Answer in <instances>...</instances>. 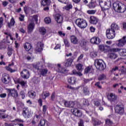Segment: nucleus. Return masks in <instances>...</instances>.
I'll list each match as a JSON object with an SVG mask.
<instances>
[{"label":"nucleus","instance_id":"nucleus-16","mask_svg":"<svg viewBox=\"0 0 126 126\" xmlns=\"http://www.w3.org/2000/svg\"><path fill=\"white\" fill-rule=\"evenodd\" d=\"M63 103L65 107L67 108H73L75 103L73 101H68L67 100H63Z\"/></svg>","mask_w":126,"mask_h":126},{"label":"nucleus","instance_id":"nucleus-29","mask_svg":"<svg viewBox=\"0 0 126 126\" xmlns=\"http://www.w3.org/2000/svg\"><path fill=\"white\" fill-rule=\"evenodd\" d=\"M24 48L27 52H29L32 49V45L29 42H26L24 44Z\"/></svg>","mask_w":126,"mask_h":126},{"label":"nucleus","instance_id":"nucleus-62","mask_svg":"<svg viewBox=\"0 0 126 126\" xmlns=\"http://www.w3.org/2000/svg\"><path fill=\"white\" fill-rule=\"evenodd\" d=\"M38 103L39 105V106L42 107V106H43V100H42V98H39L38 100Z\"/></svg>","mask_w":126,"mask_h":126},{"label":"nucleus","instance_id":"nucleus-11","mask_svg":"<svg viewBox=\"0 0 126 126\" xmlns=\"http://www.w3.org/2000/svg\"><path fill=\"white\" fill-rule=\"evenodd\" d=\"M10 76L8 74L4 73L2 75V82L4 84H8L10 82Z\"/></svg>","mask_w":126,"mask_h":126},{"label":"nucleus","instance_id":"nucleus-56","mask_svg":"<svg viewBox=\"0 0 126 126\" xmlns=\"http://www.w3.org/2000/svg\"><path fill=\"white\" fill-rule=\"evenodd\" d=\"M91 58L94 59V58H96L97 57V53L96 52H92L90 54Z\"/></svg>","mask_w":126,"mask_h":126},{"label":"nucleus","instance_id":"nucleus-12","mask_svg":"<svg viewBox=\"0 0 126 126\" xmlns=\"http://www.w3.org/2000/svg\"><path fill=\"white\" fill-rule=\"evenodd\" d=\"M71 112L73 115H74V116H75V117H77V118H81V117H82V112L77 108L71 109Z\"/></svg>","mask_w":126,"mask_h":126},{"label":"nucleus","instance_id":"nucleus-8","mask_svg":"<svg viewBox=\"0 0 126 126\" xmlns=\"http://www.w3.org/2000/svg\"><path fill=\"white\" fill-rule=\"evenodd\" d=\"M115 112L116 114L123 115L125 113V107L122 104H117L115 106Z\"/></svg>","mask_w":126,"mask_h":126},{"label":"nucleus","instance_id":"nucleus-36","mask_svg":"<svg viewBox=\"0 0 126 126\" xmlns=\"http://www.w3.org/2000/svg\"><path fill=\"white\" fill-rule=\"evenodd\" d=\"M51 3V0H42L41 4L43 6H46Z\"/></svg>","mask_w":126,"mask_h":126},{"label":"nucleus","instance_id":"nucleus-57","mask_svg":"<svg viewBox=\"0 0 126 126\" xmlns=\"http://www.w3.org/2000/svg\"><path fill=\"white\" fill-rule=\"evenodd\" d=\"M12 122H17L18 123H24V121L21 119H16L14 121H12Z\"/></svg>","mask_w":126,"mask_h":126},{"label":"nucleus","instance_id":"nucleus-47","mask_svg":"<svg viewBox=\"0 0 126 126\" xmlns=\"http://www.w3.org/2000/svg\"><path fill=\"white\" fill-rule=\"evenodd\" d=\"M73 74L75 75H78L79 76H82V73L80 72H77L76 70H73L72 71Z\"/></svg>","mask_w":126,"mask_h":126},{"label":"nucleus","instance_id":"nucleus-55","mask_svg":"<svg viewBox=\"0 0 126 126\" xmlns=\"http://www.w3.org/2000/svg\"><path fill=\"white\" fill-rule=\"evenodd\" d=\"M94 86H96L98 89H102V86L100 85V82H97L94 84Z\"/></svg>","mask_w":126,"mask_h":126},{"label":"nucleus","instance_id":"nucleus-24","mask_svg":"<svg viewBox=\"0 0 126 126\" xmlns=\"http://www.w3.org/2000/svg\"><path fill=\"white\" fill-rule=\"evenodd\" d=\"M37 70H39V75H42V76H46V75L48 73L47 69H40L39 67H37Z\"/></svg>","mask_w":126,"mask_h":126},{"label":"nucleus","instance_id":"nucleus-31","mask_svg":"<svg viewBox=\"0 0 126 126\" xmlns=\"http://www.w3.org/2000/svg\"><path fill=\"white\" fill-rule=\"evenodd\" d=\"M15 24V20H14V18L12 17L10 22H8L7 23V26H8V28H11L12 26H13Z\"/></svg>","mask_w":126,"mask_h":126},{"label":"nucleus","instance_id":"nucleus-63","mask_svg":"<svg viewBox=\"0 0 126 126\" xmlns=\"http://www.w3.org/2000/svg\"><path fill=\"white\" fill-rule=\"evenodd\" d=\"M79 126H84V123L83 122V120L82 119H80L79 123H78Z\"/></svg>","mask_w":126,"mask_h":126},{"label":"nucleus","instance_id":"nucleus-33","mask_svg":"<svg viewBox=\"0 0 126 126\" xmlns=\"http://www.w3.org/2000/svg\"><path fill=\"white\" fill-rule=\"evenodd\" d=\"M86 45H87V40H86V39H83L81 40L80 46L81 48H86Z\"/></svg>","mask_w":126,"mask_h":126},{"label":"nucleus","instance_id":"nucleus-26","mask_svg":"<svg viewBox=\"0 0 126 126\" xmlns=\"http://www.w3.org/2000/svg\"><path fill=\"white\" fill-rule=\"evenodd\" d=\"M108 57L109 59H111V60H116L118 58V55L116 54V52H108Z\"/></svg>","mask_w":126,"mask_h":126},{"label":"nucleus","instance_id":"nucleus-17","mask_svg":"<svg viewBox=\"0 0 126 126\" xmlns=\"http://www.w3.org/2000/svg\"><path fill=\"white\" fill-rule=\"evenodd\" d=\"M126 37L123 36L122 38L118 40V43L117 44L118 47H124L126 44Z\"/></svg>","mask_w":126,"mask_h":126},{"label":"nucleus","instance_id":"nucleus-4","mask_svg":"<svg viewBox=\"0 0 126 126\" xmlns=\"http://www.w3.org/2000/svg\"><path fill=\"white\" fill-rule=\"evenodd\" d=\"M114 48H111V46L107 45L106 44H100L98 45V51L104 53V54H107V53H112L114 52L113 49Z\"/></svg>","mask_w":126,"mask_h":126},{"label":"nucleus","instance_id":"nucleus-22","mask_svg":"<svg viewBox=\"0 0 126 126\" xmlns=\"http://www.w3.org/2000/svg\"><path fill=\"white\" fill-rule=\"evenodd\" d=\"M94 72V69H93V67L91 65L86 67L84 70V73H85V74H87L88 73H93Z\"/></svg>","mask_w":126,"mask_h":126},{"label":"nucleus","instance_id":"nucleus-45","mask_svg":"<svg viewBox=\"0 0 126 126\" xmlns=\"http://www.w3.org/2000/svg\"><path fill=\"white\" fill-rule=\"evenodd\" d=\"M44 22L46 24H50L51 22H52V20L51 19V18L50 17H46L44 19Z\"/></svg>","mask_w":126,"mask_h":126},{"label":"nucleus","instance_id":"nucleus-41","mask_svg":"<svg viewBox=\"0 0 126 126\" xmlns=\"http://www.w3.org/2000/svg\"><path fill=\"white\" fill-rule=\"evenodd\" d=\"M83 64L81 63H78L76 65V68L79 71H82L83 70Z\"/></svg>","mask_w":126,"mask_h":126},{"label":"nucleus","instance_id":"nucleus-54","mask_svg":"<svg viewBox=\"0 0 126 126\" xmlns=\"http://www.w3.org/2000/svg\"><path fill=\"white\" fill-rule=\"evenodd\" d=\"M83 104L84 106H89V102H88V100L85 98L83 99Z\"/></svg>","mask_w":126,"mask_h":126},{"label":"nucleus","instance_id":"nucleus-9","mask_svg":"<svg viewBox=\"0 0 126 126\" xmlns=\"http://www.w3.org/2000/svg\"><path fill=\"white\" fill-rule=\"evenodd\" d=\"M22 115L25 119H30V118L32 117V114L31 112H30V110H29L28 107H24L23 108Z\"/></svg>","mask_w":126,"mask_h":126},{"label":"nucleus","instance_id":"nucleus-53","mask_svg":"<svg viewBox=\"0 0 126 126\" xmlns=\"http://www.w3.org/2000/svg\"><path fill=\"white\" fill-rule=\"evenodd\" d=\"M105 124L106 125L110 126V125H113V121H111L110 119H106L105 120Z\"/></svg>","mask_w":126,"mask_h":126},{"label":"nucleus","instance_id":"nucleus-58","mask_svg":"<svg viewBox=\"0 0 126 126\" xmlns=\"http://www.w3.org/2000/svg\"><path fill=\"white\" fill-rule=\"evenodd\" d=\"M32 19H34V21L37 23L38 22V16L37 15H34L32 16Z\"/></svg>","mask_w":126,"mask_h":126},{"label":"nucleus","instance_id":"nucleus-1","mask_svg":"<svg viewBox=\"0 0 126 126\" xmlns=\"http://www.w3.org/2000/svg\"><path fill=\"white\" fill-rule=\"evenodd\" d=\"M119 30H120V26L116 23H113L110 26V28L106 30V36L107 39H114L116 37V31Z\"/></svg>","mask_w":126,"mask_h":126},{"label":"nucleus","instance_id":"nucleus-38","mask_svg":"<svg viewBox=\"0 0 126 126\" xmlns=\"http://www.w3.org/2000/svg\"><path fill=\"white\" fill-rule=\"evenodd\" d=\"M7 55L8 57H11V55H12V53H13V48L8 46L7 48Z\"/></svg>","mask_w":126,"mask_h":126},{"label":"nucleus","instance_id":"nucleus-10","mask_svg":"<svg viewBox=\"0 0 126 126\" xmlns=\"http://www.w3.org/2000/svg\"><path fill=\"white\" fill-rule=\"evenodd\" d=\"M113 53H119V54L121 57H126V49L125 48H114L112 49Z\"/></svg>","mask_w":126,"mask_h":126},{"label":"nucleus","instance_id":"nucleus-20","mask_svg":"<svg viewBox=\"0 0 126 126\" xmlns=\"http://www.w3.org/2000/svg\"><path fill=\"white\" fill-rule=\"evenodd\" d=\"M34 29H35V24L34 23H30L28 26V33H32Z\"/></svg>","mask_w":126,"mask_h":126},{"label":"nucleus","instance_id":"nucleus-19","mask_svg":"<svg viewBox=\"0 0 126 126\" xmlns=\"http://www.w3.org/2000/svg\"><path fill=\"white\" fill-rule=\"evenodd\" d=\"M108 98L110 102H115L118 98V95L114 93H110L108 96Z\"/></svg>","mask_w":126,"mask_h":126},{"label":"nucleus","instance_id":"nucleus-60","mask_svg":"<svg viewBox=\"0 0 126 126\" xmlns=\"http://www.w3.org/2000/svg\"><path fill=\"white\" fill-rule=\"evenodd\" d=\"M47 109H48V106H47V105L43 106L42 111L44 113V114H46V112H47Z\"/></svg>","mask_w":126,"mask_h":126},{"label":"nucleus","instance_id":"nucleus-48","mask_svg":"<svg viewBox=\"0 0 126 126\" xmlns=\"http://www.w3.org/2000/svg\"><path fill=\"white\" fill-rule=\"evenodd\" d=\"M46 29L44 27H42L39 29V32L42 33V35H45V34H46Z\"/></svg>","mask_w":126,"mask_h":126},{"label":"nucleus","instance_id":"nucleus-49","mask_svg":"<svg viewBox=\"0 0 126 126\" xmlns=\"http://www.w3.org/2000/svg\"><path fill=\"white\" fill-rule=\"evenodd\" d=\"M64 44L65 47H69L70 46V44H69V42L68 41V40L67 39H65L63 40Z\"/></svg>","mask_w":126,"mask_h":126},{"label":"nucleus","instance_id":"nucleus-32","mask_svg":"<svg viewBox=\"0 0 126 126\" xmlns=\"http://www.w3.org/2000/svg\"><path fill=\"white\" fill-rule=\"evenodd\" d=\"M12 65H14V63H12L11 64H9L8 66L6 67V70H7V71H9L11 73H12V72H15V70L12 69V68L10 67Z\"/></svg>","mask_w":126,"mask_h":126},{"label":"nucleus","instance_id":"nucleus-43","mask_svg":"<svg viewBox=\"0 0 126 126\" xmlns=\"http://www.w3.org/2000/svg\"><path fill=\"white\" fill-rule=\"evenodd\" d=\"M63 9L65 10H70L72 8V5L71 4H69L63 7Z\"/></svg>","mask_w":126,"mask_h":126},{"label":"nucleus","instance_id":"nucleus-34","mask_svg":"<svg viewBox=\"0 0 126 126\" xmlns=\"http://www.w3.org/2000/svg\"><path fill=\"white\" fill-rule=\"evenodd\" d=\"M87 6L89 8H95L96 7V3L91 0L89 4H87Z\"/></svg>","mask_w":126,"mask_h":126},{"label":"nucleus","instance_id":"nucleus-46","mask_svg":"<svg viewBox=\"0 0 126 126\" xmlns=\"http://www.w3.org/2000/svg\"><path fill=\"white\" fill-rule=\"evenodd\" d=\"M46 126V120L43 119L40 121V123L38 126Z\"/></svg>","mask_w":126,"mask_h":126},{"label":"nucleus","instance_id":"nucleus-52","mask_svg":"<svg viewBox=\"0 0 126 126\" xmlns=\"http://www.w3.org/2000/svg\"><path fill=\"white\" fill-rule=\"evenodd\" d=\"M33 83H35L36 84L40 83V78L39 77H34L33 78Z\"/></svg>","mask_w":126,"mask_h":126},{"label":"nucleus","instance_id":"nucleus-42","mask_svg":"<svg viewBox=\"0 0 126 126\" xmlns=\"http://www.w3.org/2000/svg\"><path fill=\"white\" fill-rule=\"evenodd\" d=\"M106 78L107 77L106 76V75L102 74L98 77V80L101 81V80H104V79H106Z\"/></svg>","mask_w":126,"mask_h":126},{"label":"nucleus","instance_id":"nucleus-13","mask_svg":"<svg viewBox=\"0 0 126 126\" xmlns=\"http://www.w3.org/2000/svg\"><path fill=\"white\" fill-rule=\"evenodd\" d=\"M70 40L71 44H73V45H77L79 43V40L77 38V36L74 35H70Z\"/></svg>","mask_w":126,"mask_h":126},{"label":"nucleus","instance_id":"nucleus-25","mask_svg":"<svg viewBox=\"0 0 126 126\" xmlns=\"http://www.w3.org/2000/svg\"><path fill=\"white\" fill-rule=\"evenodd\" d=\"M67 81L69 84L74 85L76 82V78L74 77H69L67 78Z\"/></svg>","mask_w":126,"mask_h":126},{"label":"nucleus","instance_id":"nucleus-18","mask_svg":"<svg viewBox=\"0 0 126 126\" xmlns=\"http://www.w3.org/2000/svg\"><path fill=\"white\" fill-rule=\"evenodd\" d=\"M99 2L100 5H102L103 3V5L107 6H111L112 5V2L111 0H99Z\"/></svg>","mask_w":126,"mask_h":126},{"label":"nucleus","instance_id":"nucleus-15","mask_svg":"<svg viewBox=\"0 0 126 126\" xmlns=\"http://www.w3.org/2000/svg\"><path fill=\"white\" fill-rule=\"evenodd\" d=\"M21 75L26 79L29 78V76H30V72L29 71L26 69H24L23 72H21Z\"/></svg>","mask_w":126,"mask_h":126},{"label":"nucleus","instance_id":"nucleus-6","mask_svg":"<svg viewBox=\"0 0 126 126\" xmlns=\"http://www.w3.org/2000/svg\"><path fill=\"white\" fill-rule=\"evenodd\" d=\"M100 20L98 17L94 16H91L89 18V22L90 24H92V25H97V27L98 28H101V26H102V24L101 23L99 22Z\"/></svg>","mask_w":126,"mask_h":126},{"label":"nucleus","instance_id":"nucleus-7","mask_svg":"<svg viewBox=\"0 0 126 126\" xmlns=\"http://www.w3.org/2000/svg\"><path fill=\"white\" fill-rule=\"evenodd\" d=\"M76 24L78 27L81 29L86 28L87 27V22L83 19L78 18L76 20Z\"/></svg>","mask_w":126,"mask_h":126},{"label":"nucleus","instance_id":"nucleus-27","mask_svg":"<svg viewBox=\"0 0 126 126\" xmlns=\"http://www.w3.org/2000/svg\"><path fill=\"white\" fill-rule=\"evenodd\" d=\"M28 96L31 99H35V97H36V92H35L33 90L29 91L28 93Z\"/></svg>","mask_w":126,"mask_h":126},{"label":"nucleus","instance_id":"nucleus-5","mask_svg":"<svg viewBox=\"0 0 126 126\" xmlns=\"http://www.w3.org/2000/svg\"><path fill=\"white\" fill-rule=\"evenodd\" d=\"M94 63L95 66L98 70H104L106 68V64L102 59L96 60Z\"/></svg>","mask_w":126,"mask_h":126},{"label":"nucleus","instance_id":"nucleus-14","mask_svg":"<svg viewBox=\"0 0 126 126\" xmlns=\"http://www.w3.org/2000/svg\"><path fill=\"white\" fill-rule=\"evenodd\" d=\"M43 50H44V44L41 42H37L36 44V47L35 48L36 52L41 53Z\"/></svg>","mask_w":126,"mask_h":126},{"label":"nucleus","instance_id":"nucleus-59","mask_svg":"<svg viewBox=\"0 0 126 126\" xmlns=\"http://www.w3.org/2000/svg\"><path fill=\"white\" fill-rule=\"evenodd\" d=\"M88 13L89 14H95V13H96V10H88Z\"/></svg>","mask_w":126,"mask_h":126},{"label":"nucleus","instance_id":"nucleus-50","mask_svg":"<svg viewBox=\"0 0 126 126\" xmlns=\"http://www.w3.org/2000/svg\"><path fill=\"white\" fill-rule=\"evenodd\" d=\"M83 93L85 94V95H88V94H89V91H88V89L87 87H84Z\"/></svg>","mask_w":126,"mask_h":126},{"label":"nucleus","instance_id":"nucleus-51","mask_svg":"<svg viewBox=\"0 0 126 126\" xmlns=\"http://www.w3.org/2000/svg\"><path fill=\"white\" fill-rule=\"evenodd\" d=\"M5 126H19V125L18 124H13V123H10L8 124L7 123H5L4 124Z\"/></svg>","mask_w":126,"mask_h":126},{"label":"nucleus","instance_id":"nucleus-44","mask_svg":"<svg viewBox=\"0 0 126 126\" xmlns=\"http://www.w3.org/2000/svg\"><path fill=\"white\" fill-rule=\"evenodd\" d=\"M17 83L19 84H20L21 85L22 87H25V85H26V82L24 81H20L19 80H17Z\"/></svg>","mask_w":126,"mask_h":126},{"label":"nucleus","instance_id":"nucleus-23","mask_svg":"<svg viewBox=\"0 0 126 126\" xmlns=\"http://www.w3.org/2000/svg\"><path fill=\"white\" fill-rule=\"evenodd\" d=\"M92 121L93 122V125L94 126H100L101 124H102V122H101V121L94 117H92Z\"/></svg>","mask_w":126,"mask_h":126},{"label":"nucleus","instance_id":"nucleus-37","mask_svg":"<svg viewBox=\"0 0 126 126\" xmlns=\"http://www.w3.org/2000/svg\"><path fill=\"white\" fill-rule=\"evenodd\" d=\"M57 72H60L61 73H65L66 71H67V70L65 68H63V67L59 68L57 70Z\"/></svg>","mask_w":126,"mask_h":126},{"label":"nucleus","instance_id":"nucleus-2","mask_svg":"<svg viewBox=\"0 0 126 126\" xmlns=\"http://www.w3.org/2000/svg\"><path fill=\"white\" fill-rule=\"evenodd\" d=\"M113 9L115 11L120 13H124L126 10V6L120 1H116L113 3Z\"/></svg>","mask_w":126,"mask_h":126},{"label":"nucleus","instance_id":"nucleus-28","mask_svg":"<svg viewBox=\"0 0 126 126\" xmlns=\"http://www.w3.org/2000/svg\"><path fill=\"white\" fill-rule=\"evenodd\" d=\"M99 38L97 37H93L90 39V42L91 44H94L95 45H98V44H100Z\"/></svg>","mask_w":126,"mask_h":126},{"label":"nucleus","instance_id":"nucleus-3","mask_svg":"<svg viewBox=\"0 0 126 126\" xmlns=\"http://www.w3.org/2000/svg\"><path fill=\"white\" fill-rule=\"evenodd\" d=\"M8 98L12 97L13 99H18L19 98V94H18V92L15 89V88L6 89Z\"/></svg>","mask_w":126,"mask_h":126},{"label":"nucleus","instance_id":"nucleus-39","mask_svg":"<svg viewBox=\"0 0 126 126\" xmlns=\"http://www.w3.org/2000/svg\"><path fill=\"white\" fill-rule=\"evenodd\" d=\"M6 118H7V115L5 114L4 111L0 110V119H6Z\"/></svg>","mask_w":126,"mask_h":126},{"label":"nucleus","instance_id":"nucleus-30","mask_svg":"<svg viewBox=\"0 0 126 126\" xmlns=\"http://www.w3.org/2000/svg\"><path fill=\"white\" fill-rule=\"evenodd\" d=\"M50 96V92L49 91H46L45 92H43L41 94V97L42 100H46V98H48V97Z\"/></svg>","mask_w":126,"mask_h":126},{"label":"nucleus","instance_id":"nucleus-40","mask_svg":"<svg viewBox=\"0 0 126 126\" xmlns=\"http://www.w3.org/2000/svg\"><path fill=\"white\" fill-rule=\"evenodd\" d=\"M20 96L23 100H24L26 98V93L24 90H22L20 92Z\"/></svg>","mask_w":126,"mask_h":126},{"label":"nucleus","instance_id":"nucleus-35","mask_svg":"<svg viewBox=\"0 0 126 126\" xmlns=\"http://www.w3.org/2000/svg\"><path fill=\"white\" fill-rule=\"evenodd\" d=\"M72 59L69 58L66 60V62L65 63V66L66 67H68L71 66V64L72 63Z\"/></svg>","mask_w":126,"mask_h":126},{"label":"nucleus","instance_id":"nucleus-61","mask_svg":"<svg viewBox=\"0 0 126 126\" xmlns=\"http://www.w3.org/2000/svg\"><path fill=\"white\" fill-rule=\"evenodd\" d=\"M123 69H121V73L122 74H126V68H125V66H122Z\"/></svg>","mask_w":126,"mask_h":126},{"label":"nucleus","instance_id":"nucleus-64","mask_svg":"<svg viewBox=\"0 0 126 126\" xmlns=\"http://www.w3.org/2000/svg\"><path fill=\"white\" fill-rule=\"evenodd\" d=\"M122 29L124 30V31L126 32V22H123L122 24Z\"/></svg>","mask_w":126,"mask_h":126},{"label":"nucleus","instance_id":"nucleus-21","mask_svg":"<svg viewBox=\"0 0 126 126\" xmlns=\"http://www.w3.org/2000/svg\"><path fill=\"white\" fill-rule=\"evenodd\" d=\"M55 20L57 21V23L61 24V23H63V16H62L61 14H57L55 15Z\"/></svg>","mask_w":126,"mask_h":126}]
</instances>
